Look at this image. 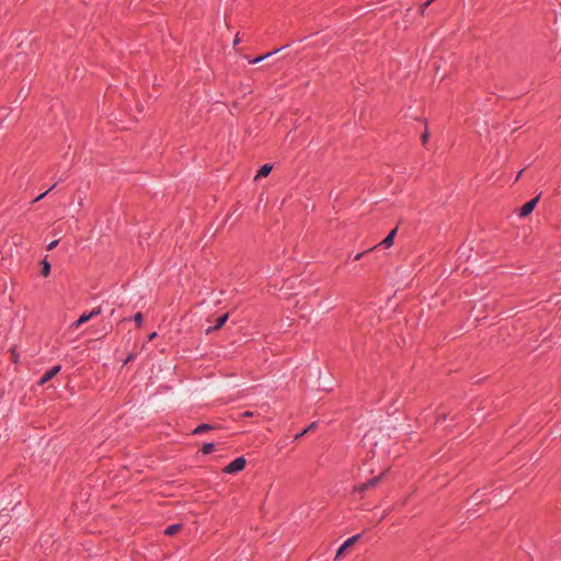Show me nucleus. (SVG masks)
Wrapping results in <instances>:
<instances>
[{"mask_svg": "<svg viewBox=\"0 0 561 561\" xmlns=\"http://www.w3.org/2000/svg\"><path fill=\"white\" fill-rule=\"evenodd\" d=\"M245 459L243 457L236 458L232 462L225 467L224 472L228 474L237 473L245 467Z\"/></svg>", "mask_w": 561, "mask_h": 561, "instance_id": "nucleus-1", "label": "nucleus"}, {"mask_svg": "<svg viewBox=\"0 0 561 561\" xmlns=\"http://www.w3.org/2000/svg\"><path fill=\"white\" fill-rule=\"evenodd\" d=\"M359 538V535H355L351 538H348L336 551V556H335V559H339L341 557L344 556V553L351 548L353 547V545L357 541V539Z\"/></svg>", "mask_w": 561, "mask_h": 561, "instance_id": "nucleus-2", "label": "nucleus"}, {"mask_svg": "<svg viewBox=\"0 0 561 561\" xmlns=\"http://www.w3.org/2000/svg\"><path fill=\"white\" fill-rule=\"evenodd\" d=\"M540 198V195H538L537 197L533 198L531 201L527 202L522 208H520V211H519V216L520 217H526L528 216L533 210L534 208L536 207L538 201Z\"/></svg>", "mask_w": 561, "mask_h": 561, "instance_id": "nucleus-3", "label": "nucleus"}, {"mask_svg": "<svg viewBox=\"0 0 561 561\" xmlns=\"http://www.w3.org/2000/svg\"><path fill=\"white\" fill-rule=\"evenodd\" d=\"M228 318H229V313L222 314L221 317H219L216 320V324L214 327H209L206 329L205 333L211 334L213 332L219 330L227 322Z\"/></svg>", "mask_w": 561, "mask_h": 561, "instance_id": "nucleus-4", "label": "nucleus"}, {"mask_svg": "<svg viewBox=\"0 0 561 561\" xmlns=\"http://www.w3.org/2000/svg\"><path fill=\"white\" fill-rule=\"evenodd\" d=\"M60 371V366H54L48 371L44 374V376L39 380V385L46 383L48 380H50L53 377H55Z\"/></svg>", "mask_w": 561, "mask_h": 561, "instance_id": "nucleus-5", "label": "nucleus"}, {"mask_svg": "<svg viewBox=\"0 0 561 561\" xmlns=\"http://www.w3.org/2000/svg\"><path fill=\"white\" fill-rule=\"evenodd\" d=\"M382 476H383V473H381L379 477H376V478L371 479L367 483L359 484L358 486L355 488V490L358 491V492H364L367 489L375 486L380 481Z\"/></svg>", "mask_w": 561, "mask_h": 561, "instance_id": "nucleus-6", "label": "nucleus"}, {"mask_svg": "<svg viewBox=\"0 0 561 561\" xmlns=\"http://www.w3.org/2000/svg\"><path fill=\"white\" fill-rule=\"evenodd\" d=\"M397 231L398 228L392 229L390 233L380 242V245H382L383 248H390L393 244Z\"/></svg>", "mask_w": 561, "mask_h": 561, "instance_id": "nucleus-7", "label": "nucleus"}, {"mask_svg": "<svg viewBox=\"0 0 561 561\" xmlns=\"http://www.w3.org/2000/svg\"><path fill=\"white\" fill-rule=\"evenodd\" d=\"M89 313H83L75 323L71 324L70 329L76 330L79 327H81L83 323L88 322L90 320Z\"/></svg>", "mask_w": 561, "mask_h": 561, "instance_id": "nucleus-8", "label": "nucleus"}, {"mask_svg": "<svg viewBox=\"0 0 561 561\" xmlns=\"http://www.w3.org/2000/svg\"><path fill=\"white\" fill-rule=\"evenodd\" d=\"M272 171V165L271 164H264L261 167V169L259 170L257 174L255 175V180H259L260 178H264V176H267Z\"/></svg>", "mask_w": 561, "mask_h": 561, "instance_id": "nucleus-9", "label": "nucleus"}, {"mask_svg": "<svg viewBox=\"0 0 561 561\" xmlns=\"http://www.w3.org/2000/svg\"><path fill=\"white\" fill-rule=\"evenodd\" d=\"M181 528H182L181 524H173L165 528L164 534L168 536H174L175 534H178L181 530Z\"/></svg>", "mask_w": 561, "mask_h": 561, "instance_id": "nucleus-10", "label": "nucleus"}, {"mask_svg": "<svg viewBox=\"0 0 561 561\" xmlns=\"http://www.w3.org/2000/svg\"><path fill=\"white\" fill-rule=\"evenodd\" d=\"M50 273V264L48 263L47 259L45 257L42 262V275L47 277Z\"/></svg>", "mask_w": 561, "mask_h": 561, "instance_id": "nucleus-11", "label": "nucleus"}, {"mask_svg": "<svg viewBox=\"0 0 561 561\" xmlns=\"http://www.w3.org/2000/svg\"><path fill=\"white\" fill-rule=\"evenodd\" d=\"M211 428L208 424H202L194 430V434H203Z\"/></svg>", "mask_w": 561, "mask_h": 561, "instance_id": "nucleus-12", "label": "nucleus"}, {"mask_svg": "<svg viewBox=\"0 0 561 561\" xmlns=\"http://www.w3.org/2000/svg\"><path fill=\"white\" fill-rule=\"evenodd\" d=\"M213 450H214V444H211V443L204 444V446L202 447V451L204 454H210Z\"/></svg>", "mask_w": 561, "mask_h": 561, "instance_id": "nucleus-13", "label": "nucleus"}, {"mask_svg": "<svg viewBox=\"0 0 561 561\" xmlns=\"http://www.w3.org/2000/svg\"><path fill=\"white\" fill-rule=\"evenodd\" d=\"M101 312H102V308L99 306V307H95L94 309H92L91 312L89 313V316L92 319V318L99 316Z\"/></svg>", "mask_w": 561, "mask_h": 561, "instance_id": "nucleus-14", "label": "nucleus"}, {"mask_svg": "<svg viewBox=\"0 0 561 561\" xmlns=\"http://www.w3.org/2000/svg\"><path fill=\"white\" fill-rule=\"evenodd\" d=\"M276 51H277V50H275V53H276ZM273 54H274V51H273ZM271 55H272V53H268V54H266V55L260 56V57H257V58H255V59L251 60L250 62H252V64H257V62H260L261 60L265 59L266 57H268V56H271Z\"/></svg>", "mask_w": 561, "mask_h": 561, "instance_id": "nucleus-15", "label": "nucleus"}, {"mask_svg": "<svg viewBox=\"0 0 561 561\" xmlns=\"http://www.w3.org/2000/svg\"><path fill=\"white\" fill-rule=\"evenodd\" d=\"M55 187V185H53L50 188H48L46 192H44L43 194H41L39 196H37L33 202H38L41 201L44 196H46L53 188Z\"/></svg>", "mask_w": 561, "mask_h": 561, "instance_id": "nucleus-16", "label": "nucleus"}, {"mask_svg": "<svg viewBox=\"0 0 561 561\" xmlns=\"http://www.w3.org/2000/svg\"><path fill=\"white\" fill-rule=\"evenodd\" d=\"M134 320L138 325H140L142 323V314L140 312L136 313Z\"/></svg>", "mask_w": 561, "mask_h": 561, "instance_id": "nucleus-17", "label": "nucleus"}, {"mask_svg": "<svg viewBox=\"0 0 561 561\" xmlns=\"http://www.w3.org/2000/svg\"><path fill=\"white\" fill-rule=\"evenodd\" d=\"M58 242H59V239L54 240L53 242H50V243L48 244L47 249H48L49 251L54 250V249L57 247Z\"/></svg>", "mask_w": 561, "mask_h": 561, "instance_id": "nucleus-18", "label": "nucleus"}, {"mask_svg": "<svg viewBox=\"0 0 561 561\" xmlns=\"http://www.w3.org/2000/svg\"><path fill=\"white\" fill-rule=\"evenodd\" d=\"M434 0H427L425 3L422 4L421 10L424 12V10L433 2Z\"/></svg>", "mask_w": 561, "mask_h": 561, "instance_id": "nucleus-19", "label": "nucleus"}, {"mask_svg": "<svg viewBox=\"0 0 561 561\" xmlns=\"http://www.w3.org/2000/svg\"><path fill=\"white\" fill-rule=\"evenodd\" d=\"M427 139H428V133H427V131H425V133L422 135V142L425 145V144H426V141H427Z\"/></svg>", "mask_w": 561, "mask_h": 561, "instance_id": "nucleus-20", "label": "nucleus"}, {"mask_svg": "<svg viewBox=\"0 0 561 561\" xmlns=\"http://www.w3.org/2000/svg\"><path fill=\"white\" fill-rule=\"evenodd\" d=\"M307 432H308V430H305L304 432H301V433L297 434V435L295 436V438H296V439H299V438H300V437H302Z\"/></svg>", "mask_w": 561, "mask_h": 561, "instance_id": "nucleus-21", "label": "nucleus"}, {"mask_svg": "<svg viewBox=\"0 0 561 561\" xmlns=\"http://www.w3.org/2000/svg\"><path fill=\"white\" fill-rule=\"evenodd\" d=\"M364 254H365V252L356 254L354 260H356V261L359 260Z\"/></svg>", "mask_w": 561, "mask_h": 561, "instance_id": "nucleus-22", "label": "nucleus"}, {"mask_svg": "<svg viewBox=\"0 0 561 561\" xmlns=\"http://www.w3.org/2000/svg\"><path fill=\"white\" fill-rule=\"evenodd\" d=\"M240 37L239 35L236 36L234 41H233V45L236 46L239 42H240Z\"/></svg>", "mask_w": 561, "mask_h": 561, "instance_id": "nucleus-23", "label": "nucleus"}, {"mask_svg": "<svg viewBox=\"0 0 561 561\" xmlns=\"http://www.w3.org/2000/svg\"><path fill=\"white\" fill-rule=\"evenodd\" d=\"M156 335H157V333H156V332L151 333V334L148 336V340H149V341L153 340V339L156 337Z\"/></svg>", "mask_w": 561, "mask_h": 561, "instance_id": "nucleus-24", "label": "nucleus"}, {"mask_svg": "<svg viewBox=\"0 0 561 561\" xmlns=\"http://www.w3.org/2000/svg\"><path fill=\"white\" fill-rule=\"evenodd\" d=\"M252 415H253V413L250 412V411H247V412L243 413V416H252Z\"/></svg>", "mask_w": 561, "mask_h": 561, "instance_id": "nucleus-25", "label": "nucleus"}, {"mask_svg": "<svg viewBox=\"0 0 561 561\" xmlns=\"http://www.w3.org/2000/svg\"><path fill=\"white\" fill-rule=\"evenodd\" d=\"M316 427V423H312L307 430L310 431V430H313Z\"/></svg>", "mask_w": 561, "mask_h": 561, "instance_id": "nucleus-26", "label": "nucleus"}, {"mask_svg": "<svg viewBox=\"0 0 561 561\" xmlns=\"http://www.w3.org/2000/svg\"><path fill=\"white\" fill-rule=\"evenodd\" d=\"M12 356H13V362H16V355H15V353H12Z\"/></svg>", "mask_w": 561, "mask_h": 561, "instance_id": "nucleus-27", "label": "nucleus"}, {"mask_svg": "<svg viewBox=\"0 0 561 561\" xmlns=\"http://www.w3.org/2000/svg\"><path fill=\"white\" fill-rule=\"evenodd\" d=\"M12 356H13V362H16V355H15V353H12Z\"/></svg>", "mask_w": 561, "mask_h": 561, "instance_id": "nucleus-28", "label": "nucleus"}, {"mask_svg": "<svg viewBox=\"0 0 561 561\" xmlns=\"http://www.w3.org/2000/svg\"><path fill=\"white\" fill-rule=\"evenodd\" d=\"M12 356H13V362H16V355H15V353H12Z\"/></svg>", "mask_w": 561, "mask_h": 561, "instance_id": "nucleus-29", "label": "nucleus"}]
</instances>
